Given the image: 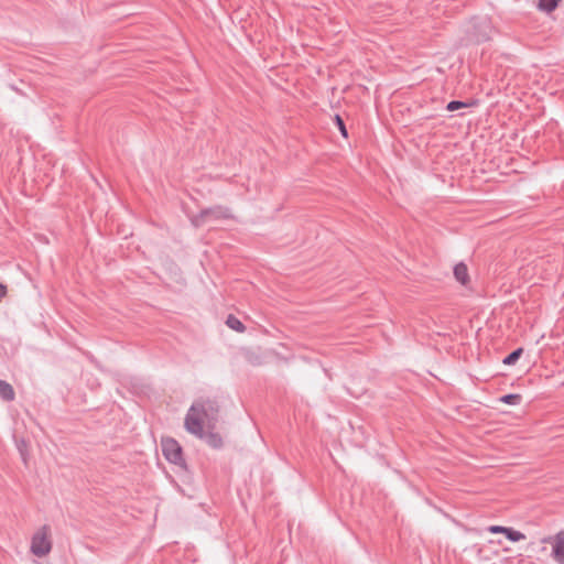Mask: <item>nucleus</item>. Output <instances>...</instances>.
Instances as JSON below:
<instances>
[{
    "mask_svg": "<svg viewBox=\"0 0 564 564\" xmlns=\"http://www.w3.org/2000/svg\"><path fill=\"white\" fill-rule=\"evenodd\" d=\"M219 406L214 400H199L192 404L185 416L184 425L188 433L199 434L202 427H214L218 420Z\"/></svg>",
    "mask_w": 564,
    "mask_h": 564,
    "instance_id": "obj_1",
    "label": "nucleus"
},
{
    "mask_svg": "<svg viewBox=\"0 0 564 564\" xmlns=\"http://www.w3.org/2000/svg\"><path fill=\"white\" fill-rule=\"evenodd\" d=\"M161 446L163 456L166 460L181 467L182 469H187L186 462L183 457V449L174 438H162Z\"/></svg>",
    "mask_w": 564,
    "mask_h": 564,
    "instance_id": "obj_2",
    "label": "nucleus"
},
{
    "mask_svg": "<svg viewBox=\"0 0 564 564\" xmlns=\"http://www.w3.org/2000/svg\"><path fill=\"white\" fill-rule=\"evenodd\" d=\"M231 217L230 209L220 205L213 206L209 208L202 209L199 214L191 218V223L194 227H200L210 219H228Z\"/></svg>",
    "mask_w": 564,
    "mask_h": 564,
    "instance_id": "obj_3",
    "label": "nucleus"
},
{
    "mask_svg": "<svg viewBox=\"0 0 564 564\" xmlns=\"http://www.w3.org/2000/svg\"><path fill=\"white\" fill-rule=\"evenodd\" d=\"M50 528L43 525L32 538L31 552L39 557L45 556L51 552L52 543L50 541Z\"/></svg>",
    "mask_w": 564,
    "mask_h": 564,
    "instance_id": "obj_4",
    "label": "nucleus"
},
{
    "mask_svg": "<svg viewBox=\"0 0 564 564\" xmlns=\"http://www.w3.org/2000/svg\"><path fill=\"white\" fill-rule=\"evenodd\" d=\"M492 25L490 20L484 19H474L471 24L470 36L477 43H484L491 39Z\"/></svg>",
    "mask_w": 564,
    "mask_h": 564,
    "instance_id": "obj_5",
    "label": "nucleus"
},
{
    "mask_svg": "<svg viewBox=\"0 0 564 564\" xmlns=\"http://www.w3.org/2000/svg\"><path fill=\"white\" fill-rule=\"evenodd\" d=\"M543 544L552 545L551 556L557 564H564V529L555 535H549L541 540Z\"/></svg>",
    "mask_w": 564,
    "mask_h": 564,
    "instance_id": "obj_6",
    "label": "nucleus"
},
{
    "mask_svg": "<svg viewBox=\"0 0 564 564\" xmlns=\"http://www.w3.org/2000/svg\"><path fill=\"white\" fill-rule=\"evenodd\" d=\"M194 435L204 440L213 448H220L223 446V438L218 433L205 432L204 427H202V433Z\"/></svg>",
    "mask_w": 564,
    "mask_h": 564,
    "instance_id": "obj_7",
    "label": "nucleus"
},
{
    "mask_svg": "<svg viewBox=\"0 0 564 564\" xmlns=\"http://www.w3.org/2000/svg\"><path fill=\"white\" fill-rule=\"evenodd\" d=\"M454 276L460 284L466 285L469 282L467 265L463 262L457 263L454 267Z\"/></svg>",
    "mask_w": 564,
    "mask_h": 564,
    "instance_id": "obj_8",
    "label": "nucleus"
},
{
    "mask_svg": "<svg viewBox=\"0 0 564 564\" xmlns=\"http://www.w3.org/2000/svg\"><path fill=\"white\" fill-rule=\"evenodd\" d=\"M0 395L4 401H12L15 395L12 386L1 379H0Z\"/></svg>",
    "mask_w": 564,
    "mask_h": 564,
    "instance_id": "obj_9",
    "label": "nucleus"
},
{
    "mask_svg": "<svg viewBox=\"0 0 564 564\" xmlns=\"http://www.w3.org/2000/svg\"><path fill=\"white\" fill-rule=\"evenodd\" d=\"M522 354H523V348L519 347V348L514 349L513 351H511L508 356H506L502 360V364L506 366H512L519 360V358L522 356Z\"/></svg>",
    "mask_w": 564,
    "mask_h": 564,
    "instance_id": "obj_10",
    "label": "nucleus"
},
{
    "mask_svg": "<svg viewBox=\"0 0 564 564\" xmlns=\"http://www.w3.org/2000/svg\"><path fill=\"white\" fill-rule=\"evenodd\" d=\"M499 400L509 405H519L522 402V395L519 393H509L500 397Z\"/></svg>",
    "mask_w": 564,
    "mask_h": 564,
    "instance_id": "obj_11",
    "label": "nucleus"
},
{
    "mask_svg": "<svg viewBox=\"0 0 564 564\" xmlns=\"http://www.w3.org/2000/svg\"><path fill=\"white\" fill-rule=\"evenodd\" d=\"M560 0H539V9L546 13L553 12L557 6Z\"/></svg>",
    "mask_w": 564,
    "mask_h": 564,
    "instance_id": "obj_12",
    "label": "nucleus"
},
{
    "mask_svg": "<svg viewBox=\"0 0 564 564\" xmlns=\"http://www.w3.org/2000/svg\"><path fill=\"white\" fill-rule=\"evenodd\" d=\"M226 324L229 328L237 330V332H243L246 329L245 325L240 319L235 317L234 315H229L227 317Z\"/></svg>",
    "mask_w": 564,
    "mask_h": 564,
    "instance_id": "obj_13",
    "label": "nucleus"
},
{
    "mask_svg": "<svg viewBox=\"0 0 564 564\" xmlns=\"http://www.w3.org/2000/svg\"><path fill=\"white\" fill-rule=\"evenodd\" d=\"M505 535L511 542H519V541L525 539V535L522 532L514 530L512 528H508V527L505 532Z\"/></svg>",
    "mask_w": 564,
    "mask_h": 564,
    "instance_id": "obj_14",
    "label": "nucleus"
},
{
    "mask_svg": "<svg viewBox=\"0 0 564 564\" xmlns=\"http://www.w3.org/2000/svg\"><path fill=\"white\" fill-rule=\"evenodd\" d=\"M334 122H335L336 127L338 128L340 134L345 139H347L348 138V130H347L346 124H345L343 118L340 117V115H335Z\"/></svg>",
    "mask_w": 564,
    "mask_h": 564,
    "instance_id": "obj_15",
    "label": "nucleus"
},
{
    "mask_svg": "<svg viewBox=\"0 0 564 564\" xmlns=\"http://www.w3.org/2000/svg\"><path fill=\"white\" fill-rule=\"evenodd\" d=\"M468 106H469V104H467V102H464L460 100H452L446 105V110L452 112V111H456L462 108H466Z\"/></svg>",
    "mask_w": 564,
    "mask_h": 564,
    "instance_id": "obj_16",
    "label": "nucleus"
},
{
    "mask_svg": "<svg viewBox=\"0 0 564 564\" xmlns=\"http://www.w3.org/2000/svg\"><path fill=\"white\" fill-rule=\"evenodd\" d=\"M488 532L492 533V534H498V533H502L505 534L506 530H507V527H502V525H490L488 529Z\"/></svg>",
    "mask_w": 564,
    "mask_h": 564,
    "instance_id": "obj_17",
    "label": "nucleus"
},
{
    "mask_svg": "<svg viewBox=\"0 0 564 564\" xmlns=\"http://www.w3.org/2000/svg\"><path fill=\"white\" fill-rule=\"evenodd\" d=\"M8 293V288L6 284L0 282V299L4 297Z\"/></svg>",
    "mask_w": 564,
    "mask_h": 564,
    "instance_id": "obj_18",
    "label": "nucleus"
}]
</instances>
